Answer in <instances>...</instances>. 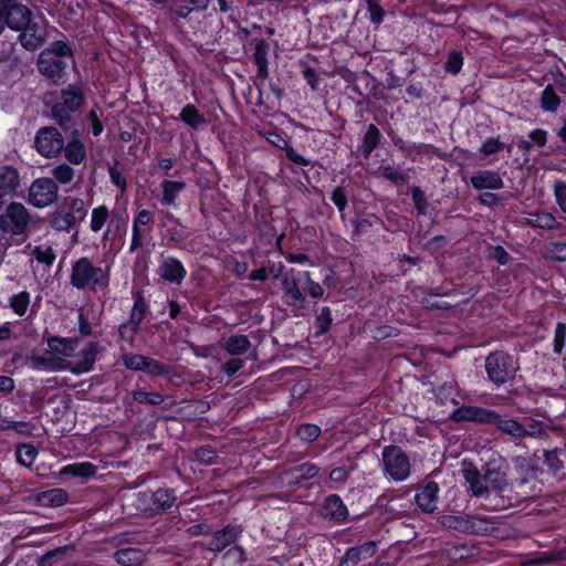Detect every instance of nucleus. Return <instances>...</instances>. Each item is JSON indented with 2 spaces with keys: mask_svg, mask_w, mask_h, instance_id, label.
Listing matches in <instances>:
<instances>
[{
  "mask_svg": "<svg viewBox=\"0 0 566 566\" xmlns=\"http://www.w3.org/2000/svg\"><path fill=\"white\" fill-rule=\"evenodd\" d=\"M461 473L476 497L491 500L493 510H503L511 505L506 493L511 491L504 464L501 459H492L479 470L472 462L463 461Z\"/></svg>",
  "mask_w": 566,
  "mask_h": 566,
  "instance_id": "f257e3e1",
  "label": "nucleus"
},
{
  "mask_svg": "<svg viewBox=\"0 0 566 566\" xmlns=\"http://www.w3.org/2000/svg\"><path fill=\"white\" fill-rule=\"evenodd\" d=\"M35 67L39 75L52 86L67 82L70 70L76 67L72 42L62 34L61 39L50 42L38 54Z\"/></svg>",
  "mask_w": 566,
  "mask_h": 566,
  "instance_id": "f03ea898",
  "label": "nucleus"
},
{
  "mask_svg": "<svg viewBox=\"0 0 566 566\" xmlns=\"http://www.w3.org/2000/svg\"><path fill=\"white\" fill-rule=\"evenodd\" d=\"M109 279L111 266L95 265L87 256H82L72 264L70 281L77 290L104 291L109 285Z\"/></svg>",
  "mask_w": 566,
  "mask_h": 566,
  "instance_id": "7ed1b4c3",
  "label": "nucleus"
},
{
  "mask_svg": "<svg viewBox=\"0 0 566 566\" xmlns=\"http://www.w3.org/2000/svg\"><path fill=\"white\" fill-rule=\"evenodd\" d=\"M484 367L488 379L496 388L513 382L520 370L517 359L504 350L491 352L485 357Z\"/></svg>",
  "mask_w": 566,
  "mask_h": 566,
  "instance_id": "20e7f679",
  "label": "nucleus"
},
{
  "mask_svg": "<svg viewBox=\"0 0 566 566\" xmlns=\"http://www.w3.org/2000/svg\"><path fill=\"white\" fill-rule=\"evenodd\" d=\"M87 210L82 198L69 197L65 199L64 208H61L49 216V224L59 232H71L75 230L77 235L78 224L86 218Z\"/></svg>",
  "mask_w": 566,
  "mask_h": 566,
  "instance_id": "39448f33",
  "label": "nucleus"
},
{
  "mask_svg": "<svg viewBox=\"0 0 566 566\" xmlns=\"http://www.w3.org/2000/svg\"><path fill=\"white\" fill-rule=\"evenodd\" d=\"M382 472L395 482H402L410 475L411 464L407 453L395 444L386 446L381 453Z\"/></svg>",
  "mask_w": 566,
  "mask_h": 566,
  "instance_id": "423d86ee",
  "label": "nucleus"
},
{
  "mask_svg": "<svg viewBox=\"0 0 566 566\" xmlns=\"http://www.w3.org/2000/svg\"><path fill=\"white\" fill-rule=\"evenodd\" d=\"M34 148L45 158H55L64 148V138L57 128L44 126L35 134Z\"/></svg>",
  "mask_w": 566,
  "mask_h": 566,
  "instance_id": "0eeeda50",
  "label": "nucleus"
},
{
  "mask_svg": "<svg viewBox=\"0 0 566 566\" xmlns=\"http://www.w3.org/2000/svg\"><path fill=\"white\" fill-rule=\"evenodd\" d=\"M0 8L7 28L20 30L33 19V12L25 0H0Z\"/></svg>",
  "mask_w": 566,
  "mask_h": 566,
  "instance_id": "6e6552de",
  "label": "nucleus"
},
{
  "mask_svg": "<svg viewBox=\"0 0 566 566\" xmlns=\"http://www.w3.org/2000/svg\"><path fill=\"white\" fill-rule=\"evenodd\" d=\"M29 222L28 209L22 203L12 202L4 213L0 214V229L13 235L24 233Z\"/></svg>",
  "mask_w": 566,
  "mask_h": 566,
  "instance_id": "1a4fd4ad",
  "label": "nucleus"
},
{
  "mask_svg": "<svg viewBox=\"0 0 566 566\" xmlns=\"http://www.w3.org/2000/svg\"><path fill=\"white\" fill-rule=\"evenodd\" d=\"M57 184L50 177L38 178L29 188V202L36 208H45L57 200Z\"/></svg>",
  "mask_w": 566,
  "mask_h": 566,
  "instance_id": "9d476101",
  "label": "nucleus"
},
{
  "mask_svg": "<svg viewBox=\"0 0 566 566\" xmlns=\"http://www.w3.org/2000/svg\"><path fill=\"white\" fill-rule=\"evenodd\" d=\"M139 501L145 510L151 512L167 511L172 507L177 501V495L172 489L148 490L139 495Z\"/></svg>",
  "mask_w": 566,
  "mask_h": 566,
  "instance_id": "9b49d317",
  "label": "nucleus"
},
{
  "mask_svg": "<svg viewBox=\"0 0 566 566\" xmlns=\"http://www.w3.org/2000/svg\"><path fill=\"white\" fill-rule=\"evenodd\" d=\"M321 516L324 520L340 525L348 521L349 512L339 495L331 494L322 503Z\"/></svg>",
  "mask_w": 566,
  "mask_h": 566,
  "instance_id": "f8f14e48",
  "label": "nucleus"
},
{
  "mask_svg": "<svg viewBox=\"0 0 566 566\" xmlns=\"http://www.w3.org/2000/svg\"><path fill=\"white\" fill-rule=\"evenodd\" d=\"M283 301L284 303L294 308H302L305 302V296L298 286L295 270L291 269L282 276Z\"/></svg>",
  "mask_w": 566,
  "mask_h": 566,
  "instance_id": "ddd939ff",
  "label": "nucleus"
},
{
  "mask_svg": "<svg viewBox=\"0 0 566 566\" xmlns=\"http://www.w3.org/2000/svg\"><path fill=\"white\" fill-rule=\"evenodd\" d=\"M15 31L19 32L17 41L29 52L38 51L45 43V33L42 31L40 25L32 20L28 25Z\"/></svg>",
  "mask_w": 566,
  "mask_h": 566,
  "instance_id": "4468645a",
  "label": "nucleus"
},
{
  "mask_svg": "<svg viewBox=\"0 0 566 566\" xmlns=\"http://www.w3.org/2000/svg\"><path fill=\"white\" fill-rule=\"evenodd\" d=\"M491 520L484 515H463L455 518L454 528L474 535H485L492 531Z\"/></svg>",
  "mask_w": 566,
  "mask_h": 566,
  "instance_id": "2eb2a0df",
  "label": "nucleus"
},
{
  "mask_svg": "<svg viewBox=\"0 0 566 566\" xmlns=\"http://www.w3.org/2000/svg\"><path fill=\"white\" fill-rule=\"evenodd\" d=\"M157 274L164 281L179 285L187 275V270L184 264L176 258L167 256L160 262Z\"/></svg>",
  "mask_w": 566,
  "mask_h": 566,
  "instance_id": "dca6fc26",
  "label": "nucleus"
},
{
  "mask_svg": "<svg viewBox=\"0 0 566 566\" xmlns=\"http://www.w3.org/2000/svg\"><path fill=\"white\" fill-rule=\"evenodd\" d=\"M81 132L77 128L72 129L67 142H64V157L71 165H81L86 159V148L82 142Z\"/></svg>",
  "mask_w": 566,
  "mask_h": 566,
  "instance_id": "f3484780",
  "label": "nucleus"
},
{
  "mask_svg": "<svg viewBox=\"0 0 566 566\" xmlns=\"http://www.w3.org/2000/svg\"><path fill=\"white\" fill-rule=\"evenodd\" d=\"M493 411L492 409L482 407L462 406L451 413V419L454 421H472L490 424Z\"/></svg>",
  "mask_w": 566,
  "mask_h": 566,
  "instance_id": "a211bd4d",
  "label": "nucleus"
},
{
  "mask_svg": "<svg viewBox=\"0 0 566 566\" xmlns=\"http://www.w3.org/2000/svg\"><path fill=\"white\" fill-rule=\"evenodd\" d=\"M439 485L434 481H429L415 495V502L424 513H432L438 504Z\"/></svg>",
  "mask_w": 566,
  "mask_h": 566,
  "instance_id": "6ab92c4d",
  "label": "nucleus"
},
{
  "mask_svg": "<svg viewBox=\"0 0 566 566\" xmlns=\"http://www.w3.org/2000/svg\"><path fill=\"white\" fill-rule=\"evenodd\" d=\"M242 528L240 526L228 525L222 530L216 531L212 535V539L208 545V549L212 552H221L232 543H234Z\"/></svg>",
  "mask_w": 566,
  "mask_h": 566,
  "instance_id": "aec40b11",
  "label": "nucleus"
},
{
  "mask_svg": "<svg viewBox=\"0 0 566 566\" xmlns=\"http://www.w3.org/2000/svg\"><path fill=\"white\" fill-rule=\"evenodd\" d=\"M103 349L104 347L98 342H90L87 346L81 350V359L72 367V373L80 375L90 371Z\"/></svg>",
  "mask_w": 566,
  "mask_h": 566,
  "instance_id": "412c9836",
  "label": "nucleus"
},
{
  "mask_svg": "<svg viewBox=\"0 0 566 566\" xmlns=\"http://www.w3.org/2000/svg\"><path fill=\"white\" fill-rule=\"evenodd\" d=\"M471 185L476 190H499L504 187V181L497 171L479 170L471 177Z\"/></svg>",
  "mask_w": 566,
  "mask_h": 566,
  "instance_id": "4be33fe9",
  "label": "nucleus"
},
{
  "mask_svg": "<svg viewBox=\"0 0 566 566\" xmlns=\"http://www.w3.org/2000/svg\"><path fill=\"white\" fill-rule=\"evenodd\" d=\"M494 424L501 432L511 436L514 439L524 438V424L516 419L502 417L495 410L493 411L491 423Z\"/></svg>",
  "mask_w": 566,
  "mask_h": 566,
  "instance_id": "5701e85b",
  "label": "nucleus"
},
{
  "mask_svg": "<svg viewBox=\"0 0 566 566\" xmlns=\"http://www.w3.org/2000/svg\"><path fill=\"white\" fill-rule=\"evenodd\" d=\"M178 119L196 132L203 130L208 124L206 117L200 114L193 104L185 105L178 115Z\"/></svg>",
  "mask_w": 566,
  "mask_h": 566,
  "instance_id": "b1692460",
  "label": "nucleus"
},
{
  "mask_svg": "<svg viewBox=\"0 0 566 566\" xmlns=\"http://www.w3.org/2000/svg\"><path fill=\"white\" fill-rule=\"evenodd\" d=\"M527 226L532 228H538L542 230H555L559 229L562 224L555 219V217L545 210L535 211L528 214L525 219Z\"/></svg>",
  "mask_w": 566,
  "mask_h": 566,
  "instance_id": "393cba45",
  "label": "nucleus"
},
{
  "mask_svg": "<svg viewBox=\"0 0 566 566\" xmlns=\"http://www.w3.org/2000/svg\"><path fill=\"white\" fill-rule=\"evenodd\" d=\"M62 102L56 103L63 105L71 111H78L84 103V94L82 86L78 84H70L61 92Z\"/></svg>",
  "mask_w": 566,
  "mask_h": 566,
  "instance_id": "a878e982",
  "label": "nucleus"
},
{
  "mask_svg": "<svg viewBox=\"0 0 566 566\" xmlns=\"http://www.w3.org/2000/svg\"><path fill=\"white\" fill-rule=\"evenodd\" d=\"M113 557L122 566H140L146 560L145 552L135 547L118 549Z\"/></svg>",
  "mask_w": 566,
  "mask_h": 566,
  "instance_id": "bb28decb",
  "label": "nucleus"
},
{
  "mask_svg": "<svg viewBox=\"0 0 566 566\" xmlns=\"http://www.w3.org/2000/svg\"><path fill=\"white\" fill-rule=\"evenodd\" d=\"M48 346L50 353L60 354L64 357H71L78 347V340L76 338L52 336L48 339Z\"/></svg>",
  "mask_w": 566,
  "mask_h": 566,
  "instance_id": "cd10ccee",
  "label": "nucleus"
},
{
  "mask_svg": "<svg viewBox=\"0 0 566 566\" xmlns=\"http://www.w3.org/2000/svg\"><path fill=\"white\" fill-rule=\"evenodd\" d=\"M19 186L18 170L11 166L0 167V189L8 195L15 191Z\"/></svg>",
  "mask_w": 566,
  "mask_h": 566,
  "instance_id": "c85d7f7f",
  "label": "nucleus"
},
{
  "mask_svg": "<svg viewBox=\"0 0 566 566\" xmlns=\"http://www.w3.org/2000/svg\"><path fill=\"white\" fill-rule=\"evenodd\" d=\"M163 190L161 203L175 206L178 195L186 188L185 181L164 180L160 185Z\"/></svg>",
  "mask_w": 566,
  "mask_h": 566,
  "instance_id": "c756f323",
  "label": "nucleus"
},
{
  "mask_svg": "<svg viewBox=\"0 0 566 566\" xmlns=\"http://www.w3.org/2000/svg\"><path fill=\"white\" fill-rule=\"evenodd\" d=\"M380 139L381 133L378 129V127L374 124H369L363 137V144L360 146L361 153L365 158H368L370 154L378 147Z\"/></svg>",
  "mask_w": 566,
  "mask_h": 566,
  "instance_id": "7c9ffc66",
  "label": "nucleus"
},
{
  "mask_svg": "<svg viewBox=\"0 0 566 566\" xmlns=\"http://www.w3.org/2000/svg\"><path fill=\"white\" fill-rule=\"evenodd\" d=\"M72 113H74V111L69 109L63 105L55 104L52 107V117L63 132L74 129L75 120Z\"/></svg>",
  "mask_w": 566,
  "mask_h": 566,
  "instance_id": "2f4dec72",
  "label": "nucleus"
},
{
  "mask_svg": "<svg viewBox=\"0 0 566 566\" xmlns=\"http://www.w3.org/2000/svg\"><path fill=\"white\" fill-rule=\"evenodd\" d=\"M97 468L91 462H77L65 465L61 470V474L72 475L75 478H91L96 474Z\"/></svg>",
  "mask_w": 566,
  "mask_h": 566,
  "instance_id": "473e14b6",
  "label": "nucleus"
},
{
  "mask_svg": "<svg viewBox=\"0 0 566 566\" xmlns=\"http://www.w3.org/2000/svg\"><path fill=\"white\" fill-rule=\"evenodd\" d=\"M562 103L553 85H547L539 97V106L544 112L556 113Z\"/></svg>",
  "mask_w": 566,
  "mask_h": 566,
  "instance_id": "72a5a7b5",
  "label": "nucleus"
},
{
  "mask_svg": "<svg viewBox=\"0 0 566 566\" xmlns=\"http://www.w3.org/2000/svg\"><path fill=\"white\" fill-rule=\"evenodd\" d=\"M69 500V494L63 489H52L40 493L39 501L42 505L57 507L64 505Z\"/></svg>",
  "mask_w": 566,
  "mask_h": 566,
  "instance_id": "f704fd0d",
  "label": "nucleus"
},
{
  "mask_svg": "<svg viewBox=\"0 0 566 566\" xmlns=\"http://www.w3.org/2000/svg\"><path fill=\"white\" fill-rule=\"evenodd\" d=\"M30 360L35 370H61L65 367V360L59 357L32 356Z\"/></svg>",
  "mask_w": 566,
  "mask_h": 566,
  "instance_id": "c9c22d12",
  "label": "nucleus"
},
{
  "mask_svg": "<svg viewBox=\"0 0 566 566\" xmlns=\"http://www.w3.org/2000/svg\"><path fill=\"white\" fill-rule=\"evenodd\" d=\"M250 347L251 342L245 335H232L226 340L223 345V348L227 350V353L232 356L244 354L249 350Z\"/></svg>",
  "mask_w": 566,
  "mask_h": 566,
  "instance_id": "e433bc0d",
  "label": "nucleus"
},
{
  "mask_svg": "<svg viewBox=\"0 0 566 566\" xmlns=\"http://www.w3.org/2000/svg\"><path fill=\"white\" fill-rule=\"evenodd\" d=\"M73 549L71 546H63L52 549L42 555L38 566H61L65 562L66 552Z\"/></svg>",
  "mask_w": 566,
  "mask_h": 566,
  "instance_id": "4c0bfd02",
  "label": "nucleus"
},
{
  "mask_svg": "<svg viewBox=\"0 0 566 566\" xmlns=\"http://www.w3.org/2000/svg\"><path fill=\"white\" fill-rule=\"evenodd\" d=\"M148 310V304L143 296L142 292H137L135 294L134 305L129 315L128 322H130L133 325L138 326L143 322L146 312Z\"/></svg>",
  "mask_w": 566,
  "mask_h": 566,
  "instance_id": "58836bf2",
  "label": "nucleus"
},
{
  "mask_svg": "<svg viewBox=\"0 0 566 566\" xmlns=\"http://www.w3.org/2000/svg\"><path fill=\"white\" fill-rule=\"evenodd\" d=\"M111 214L105 205L94 208L91 212L90 229L92 232H99L108 221Z\"/></svg>",
  "mask_w": 566,
  "mask_h": 566,
  "instance_id": "ea45409f",
  "label": "nucleus"
},
{
  "mask_svg": "<svg viewBox=\"0 0 566 566\" xmlns=\"http://www.w3.org/2000/svg\"><path fill=\"white\" fill-rule=\"evenodd\" d=\"M71 164L61 163L51 169L52 179L61 185H69L75 177V170L70 166Z\"/></svg>",
  "mask_w": 566,
  "mask_h": 566,
  "instance_id": "a19ab883",
  "label": "nucleus"
},
{
  "mask_svg": "<svg viewBox=\"0 0 566 566\" xmlns=\"http://www.w3.org/2000/svg\"><path fill=\"white\" fill-rule=\"evenodd\" d=\"M319 472V468L311 462H304L300 465L291 469V473L294 478V483H301L304 480L315 478Z\"/></svg>",
  "mask_w": 566,
  "mask_h": 566,
  "instance_id": "79ce46f5",
  "label": "nucleus"
},
{
  "mask_svg": "<svg viewBox=\"0 0 566 566\" xmlns=\"http://www.w3.org/2000/svg\"><path fill=\"white\" fill-rule=\"evenodd\" d=\"M132 396L136 402L149 406H158L165 401V396L157 391L148 392L137 389L132 392Z\"/></svg>",
  "mask_w": 566,
  "mask_h": 566,
  "instance_id": "37998d69",
  "label": "nucleus"
},
{
  "mask_svg": "<svg viewBox=\"0 0 566 566\" xmlns=\"http://www.w3.org/2000/svg\"><path fill=\"white\" fill-rule=\"evenodd\" d=\"M36 455V448L29 443L18 446L15 451L17 461L25 467H30L35 460Z\"/></svg>",
  "mask_w": 566,
  "mask_h": 566,
  "instance_id": "c03bdc74",
  "label": "nucleus"
},
{
  "mask_svg": "<svg viewBox=\"0 0 566 566\" xmlns=\"http://www.w3.org/2000/svg\"><path fill=\"white\" fill-rule=\"evenodd\" d=\"M379 171L385 179L391 181L396 186H403L409 180V177L406 174L400 172L390 165L379 167Z\"/></svg>",
  "mask_w": 566,
  "mask_h": 566,
  "instance_id": "a18cd8bd",
  "label": "nucleus"
},
{
  "mask_svg": "<svg viewBox=\"0 0 566 566\" xmlns=\"http://www.w3.org/2000/svg\"><path fill=\"white\" fill-rule=\"evenodd\" d=\"M148 356L140 354H125L123 356L124 366L134 371H145Z\"/></svg>",
  "mask_w": 566,
  "mask_h": 566,
  "instance_id": "49530a36",
  "label": "nucleus"
},
{
  "mask_svg": "<svg viewBox=\"0 0 566 566\" xmlns=\"http://www.w3.org/2000/svg\"><path fill=\"white\" fill-rule=\"evenodd\" d=\"M174 371V368L159 360L148 357L146 363V369L144 373L150 376H168Z\"/></svg>",
  "mask_w": 566,
  "mask_h": 566,
  "instance_id": "de8ad7c7",
  "label": "nucleus"
},
{
  "mask_svg": "<svg viewBox=\"0 0 566 566\" xmlns=\"http://www.w3.org/2000/svg\"><path fill=\"white\" fill-rule=\"evenodd\" d=\"M30 303V295L23 291L10 297V307L20 316L24 315Z\"/></svg>",
  "mask_w": 566,
  "mask_h": 566,
  "instance_id": "09e8293b",
  "label": "nucleus"
},
{
  "mask_svg": "<svg viewBox=\"0 0 566 566\" xmlns=\"http://www.w3.org/2000/svg\"><path fill=\"white\" fill-rule=\"evenodd\" d=\"M545 256L557 262H566V242L549 243L546 247Z\"/></svg>",
  "mask_w": 566,
  "mask_h": 566,
  "instance_id": "8fccbe9b",
  "label": "nucleus"
},
{
  "mask_svg": "<svg viewBox=\"0 0 566 566\" xmlns=\"http://www.w3.org/2000/svg\"><path fill=\"white\" fill-rule=\"evenodd\" d=\"M331 200L337 207L340 216L343 217L348 203V192L346 188L343 185L337 186L331 195Z\"/></svg>",
  "mask_w": 566,
  "mask_h": 566,
  "instance_id": "3c124183",
  "label": "nucleus"
},
{
  "mask_svg": "<svg viewBox=\"0 0 566 566\" xmlns=\"http://www.w3.org/2000/svg\"><path fill=\"white\" fill-rule=\"evenodd\" d=\"M297 437L305 442L316 440L321 434V428L313 423H304L296 431Z\"/></svg>",
  "mask_w": 566,
  "mask_h": 566,
  "instance_id": "603ef678",
  "label": "nucleus"
},
{
  "mask_svg": "<svg viewBox=\"0 0 566 566\" xmlns=\"http://www.w3.org/2000/svg\"><path fill=\"white\" fill-rule=\"evenodd\" d=\"M463 65V56L459 51H451L448 54V59L444 63V71L450 74H458Z\"/></svg>",
  "mask_w": 566,
  "mask_h": 566,
  "instance_id": "864d4df0",
  "label": "nucleus"
},
{
  "mask_svg": "<svg viewBox=\"0 0 566 566\" xmlns=\"http://www.w3.org/2000/svg\"><path fill=\"white\" fill-rule=\"evenodd\" d=\"M332 312L328 306H323L321 313L316 316L315 326L317 329V334L326 333L332 324Z\"/></svg>",
  "mask_w": 566,
  "mask_h": 566,
  "instance_id": "5fc2aeb1",
  "label": "nucleus"
},
{
  "mask_svg": "<svg viewBox=\"0 0 566 566\" xmlns=\"http://www.w3.org/2000/svg\"><path fill=\"white\" fill-rule=\"evenodd\" d=\"M195 458L201 464L211 465L216 463L218 454L211 447L205 446L195 451Z\"/></svg>",
  "mask_w": 566,
  "mask_h": 566,
  "instance_id": "6e6d98bb",
  "label": "nucleus"
},
{
  "mask_svg": "<svg viewBox=\"0 0 566 566\" xmlns=\"http://www.w3.org/2000/svg\"><path fill=\"white\" fill-rule=\"evenodd\" d=\"M367 10L369 13V20L373 24L379 25L385 18V11L379 3V0H367Z\"/></svg>",
  "mask_w": 566,
  "mask_h": 566,
  "instance_id": "4d7b16f0",
  "label": "nucleus"
},
{
  "mask_svg": "<svg viewBox=\"0 0 566 566\" xmlns=\"http://www.w3.org/2000/svg\"><path fill=\"white\" fill-rule=\"evenodd\" d=\"M524 438H548L544 422L538 420H531L527 424H524Z\"/></svg>",
  "mask_w": 566,
  "mask_h": 566,
  "instance_id": "13d9d810",
  "label": "nucleus"
},
{
  "mask_svg": "<svg viewBox=\"0 0 566 566\" xmlns=\"http://www.w3.org/2000/svg\"><path fill=\"white\" fill-rule=\"evenodd\" d=\"M559 451L560 450L557 448L554 450L544 451L545 463L549 470L554 472H558L564 468L563 461L559 458Z\"/></svg>",
  "mask_w": 566,
  "mask_h": 566,
  "instance_id": "bf43d9fd",
  "label": "nucleus"
},
{
  "mask_svg": "<svg viewBox=\"0 0 566 566\" xmlns=\"http://www.w3.org/2000/svg\"><path fill=\"white\" fill-rule=\"evenodd\" d=\"M269 44L264 39L256 40L255 49L253 53V60L255 65L268 63Z\"/></svg>",
  "mask_w": 566,
  "mask_h": 566,
  "instance_id": "052dcab7",
  "label": "nucleus"
},
{
  "mask_svg": "<svg viewBox=\"0 0 566 566\" xmlns=\"http://www.w3.org/2000/svg\"><path fill=\"white\" fill-rule=\"evenodd\" d=\"M33 254L38 262L52 265L55 260V253L51 247H36Z\"/></svg>",
  "mask_w": 566,
  "mask_h": 566,
  "instance_id": "680f3d73",
  "label": "nucleus"
},
{
  "mask_svg": "<svg viewBox=\"0 0 566 566\" xmlns=\"http://www.w3.org/2000/svg\"><path fill=\"white\" fill-rule=\"evenodd\" d=\"M118 163L108 167L109 179L122 192L126 190L127 182L122 171L118 169Z\"/></svg>",
  "mask_w": 566,
  "mask_h": 566,
  "instance_id": "e2e57ef3",
  "label": "nucleus"
},
{
  "mask_svg": "<svg viewBox=\"0 0 566 566\" xmlns=\"http://www.w3.org/2000/svg\"><path fill=\"white\" fill-rule=\"evenodd\" d=\"M504 147V144L499 138L490 137L480 147L479 151L483 156H490L500 151Z\"/></svg>",
  "mask_w": 566,
  "mask_h": 566,
  "instance_id": "0e129e2a",
  "label": "nucleus"
},
{
  "mask_svg": "<svg viewBox=\"0 0 566 566\" xmlns=\"http://www.w3.org/2000/svg\"><path fill=\"white\" fill-rule=\"evenodd\" d=\"M363 559L364 557L360 555L356 546L349 547L340 558L338 566H356Z\"/></svg>",
  "mask_w": 566,
  "mask_h": 566,
  "instance_id": "69168bd1",
  "label": "nucleus"
},
{
  "mask_svg": "<svg viewBox=\"0 0 566 566\" xmlns=\"http://www.w3.org/2000/svg\"><path fill=\"white\" fill-rule=\"evenodd\" d=\"M138 328V326L133 325L130 322L120 324L118 327L119 338L132 344L135 339Z\"/></svg>",
  "mask_w": 566,
  "mask_h": 566,
  "instance_id": "338daca9",
  "label": "nucleus"
},
{
  "mask_svg": "<svg viewBox=\"0 0 566 566\" xmlns=\"http://www.w3.org/2000/svg\"><path fill=\"white\" fill-rule=\"evenodd\" d=\"M554 195L557 205L563 212L566 213V184L562 180H556L554 184Z\"/></svg>",
  "mask_w": 566,
  "mask_h": 566,
  "instance_id": "774afa93",
  "label": "nucleus"
}]
</instances>
